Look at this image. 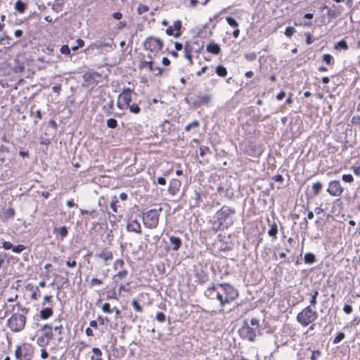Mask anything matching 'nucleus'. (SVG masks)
Returning a JSON list of instances; mask_svg holds the SVG:
<instances>
[{
    "mask_svg": "<svg viewBox=\"0 0 360 360\" xmlns=\"http://www.w3.org/2000/svg\"><path fill=\"white\" fill-rule=\"evenodd\" d=\"M207 290L209 292L208 297L210 299H217L219 302L221 307L219 313L224 311L226 304L231 303L238 297V290L228 283L213 285L212 287L207 288Z\"/></svg>",
    "mask_w": 360,
    "mask_h": 360,
    "instance_id": "1",
    "label": "nucleus"
},
{
    "mask_svg": "<svg viewBox=\"0 0 360 360\" xmlns=\"http://www.w3.org/2000/svg\"><path fill=\"white\" fill-rule=\"evenodd\" d=\"M235 214V209L224 205L214 215V218L217 219L215 224H217L216 230L227 229L233 225Z\"/></svg>",
    "mask_w": 360,
    "mask_h": 360,
    "instance_id": "2",
    "label": "nucleus"
},
{
    "mask_svg": "<svg viewBox=\"0 0 360 360\" xmlns=\"http://www.w3.org/2000/svg\"><path fill=\"white\" fill-rule=\"evenodd\" d=\"M259 322L256 318L250 319V326L248 320H244L242 327L238 330L240 337L243 340H248L250 342H255L257 332L259 331Z\"/></svg>",
    "mask_w": 360,
    "mask_h": 360,
    "instance_id": "3",
    "label": "nucleus"
},
{
    "mask_svg": "<svg viewBox=\"0 0 360 360\" xmlns=\"http://www.w3.org/2000/svg\"><path fill=\"white\" fill-rule=\"evenodd\" d=\"M213 95L211 94H202L198 91L190 98H186V103L193 108H198L201 106L210 107L212 104Z\"/></svg>",
    "mask_w": 360,
    "mask_h": 360,
    "instance_id": "4",
    "label": "nucleus"
},
{
    "mask_svg": "<svg viewBox=\"0 0 360 360\" xmlns=\"http://www.w3.org/2000/svg\"><path fill=\"white\" fill-rule=\"evenodd\" d=\"M318 318V313L312 310L311 306L304 308L297 315V321L303 327H306Z\"/></svg>",
    "mask_w": 360,
    "mask_h": 360,
    "instance_id": "5",
    "label": "nucleus"
},
{
    "mask_svg": "<svg viewBox=\"0 0 360 360\" xmlns=\"http://www.w3.org/2000/svg\"><path fill=\"white\" fill-rule=\"evenodd\" d=\"M160 207L158 210L151 209L146 212H142V220L144 226L148 229H155L159 224Z\"/></svg>",
    "mask_w": 360,
    "mask_h": 360,
    "instance_id": "6",
    "label": "nucleus"
},
{
    "mask_svg": "<svg viewBox=\"0 0 360 360\" xmlns=\"http://www.w3.org/2000/svg\"><path fill=\"white\" fill-rule=\"evenodd\" d=\"M26 316L24 314L14 313L8 320L7 326L14 333L22 330L26 323Z\"/></svg>",
    "mask_w": 360,
    "mask_h": 360,
    "instance_id": "7",
    "label": "nucleus"
},
{
    "mask_svg": "<svg viewBox=\"0 0 360 360\" xmlns=\"http://www.w3.org/2000/svg\"><path fill=\"white\" fill-rule=\"evenodd\" d=\"M143 46L146 50L152 53H158L162 49L163 41L159 38L148 37L143 41Z\"/></svg>",
    "mask_w": 360,
    "mask_h": 360,
    "instance_id": "8",
    "label": "nucleus"
},
{
    "mask_svg": "<svg viewBox=\"0 0 360 360\" xmlns=\"http://www.w3.org/2000/svg\"><path fill=\"white\" fill-rule=\"evenodd\" d=\"M344 188L342 187L340 181L333 180L330 181L328 184L327 192L332 196H340Z\"/></svg>",
    "mask_w": 360,
    "mask_h": 360,
    "instance_id": "9",
    "label": "nucleus"
},
{
    "mask_svg": "<svg viewBox=\"0 0 360 360\" xmlns=\"http://www.w3.org/2000/svg\"><path fill=\"white\" fill-rule=\"evenodd\" d=\"M134 91V89L130 88L123 89L121 94H119L118 98L119 100H122L124 105H129L131 102V93Z\"/></svg>",
    "mask_w": 360,
    "mask_h": 360,
    "instance_id": "10",
    "label": "nucleus"
},
{
    "mask_svg": "<svg viewBox=\"0 0 360 360\" xmlns=\"http://www.w3.org/2000/svg\"><path fill=\"white\" fill-rule=\"evenodd\" d=\"M181 185V183L179 179H172L168 188L169 193L172 195H175L179 192Z\"/></svg>",
    "mask_w": 360,
    "mask_h": 360,
    "instance_id": "11",
    "label": "nucleus"
},
{
    "mask_svg": "<svg viewBox=\"0 0 360 360\" xmlns=\"http://www.w3.org/2000/svg\"><path fill=\"white\" fill-rule=\"evenodd\" d=\"M127 230L130 232H135L136 233H141V224L137 221L136 219L130 220L127 224Z\"/></svg>",
    "mask_w": 360,
    "mask_h": 360,
    "instance_id": "12",
    "label": "nucleus"
},
{
    "mask_svg": "<svg viewBox=\"0 0 360 360\" xmlns=\"http://www.w3.org/2000/svg\"><path fill=\"white\" fill-rule=\"evenodd\" d=\"M217 192L221 194L224 195L225 197L227 198H232L233 195V193L231 190V186L229 185L223 186L220 184L217 189Z\"/></svg>",
    "mask_w": 360,
    "mask_h": 360,
    "instance_id": "13",
    "label": "nucleus"
},
{
    "mask_svg": "<svg viewBox=\"0 0 360 360\" xmlns=\"http://www.w3.org/2000/svg\"><path fill=\"white\" fill-rule=\"evenodd\" d=\"M170 244L172 245V250L177 251L181 248L182 245V240L179 237L171 236L169 237Z\"/></svg>",
    "mask_w": 360,
    "mask_h": 360,
    "instance_id": "14",
    "label": "nucleus"
},
{
    "mask_svg": "<svg viewBox=\"0 0 360 360\" xmlns=\"http://www.w3.org/2000/svg\"><path fill=\"white\" fill-rule=\"evenodd\" d=\"M184 51L185 53V57L190 61L192 62V54L191 53L194 51L193 44H190L188 41H186L184 47Z\"/></svg>",
    "mask_w": 360,
    "mask_h": 360,
    "instance_id": "15",
    "label": "nucleus"
},
{
    "mask_svg": "<svg viewBox=\"0 0 360 360\" xmlns=\"http://www.w3.org/2000/svg\"><path fill=\"white\" fill-rule=\"evenodd\" d=\"M206 50L209 53H211L214 55H218L221 51V48L218 44L212 42V43H209L207 45Z\"/></svg>",
    "mask_w": 360,
    "mask_h": 360,
    "instance_id": "16",
    "label": "nucleus"
},
{
    "mask_svg": "<svg viewBox=\"0 0 360 360\" xmlns=\"http://www.w3.org/2000/svg\"><path fill=\"white\" fill-rule=\"evenodd\" d=\"M96 257L107 262L112 259V253L106 249H103L100 252L96 253Z\"/></svg>",
    "mask_w": 360,
    "mask_h": 360,
    "instance_id": "17",
    "label": "nucleus"
},
{
    "mask_svg": "<svg viewBox=\"0 0 360 360\" xmlns=\"http://www.w3.org/2000/svg\"><path fill=\"white\" fill-rule=\"evenodd\" d=\"M53 233L58 234L60 236V240H63L67 237L68 234V230L65 226H63L59 228H54Z\"/></svg>",
    "mask_w": 360,
    "mask_h": 360,
    "instance_id": "18",
    "label": "nucleus"
},
{
    "mask_svg": "<svg viewBox=\"0 0 360 360\" xmlns=\"http://www.w3.org/2000/svg\"><path fill=\"white\" fill-rule=\"evenodd\" d=\"M53 314V311L52 308L46 307V308L42 309L40 311V317L43 320H46L49 318H50L51 316H52Z\"/></svg>",
    "mask_w": 360,
    "mask_h": 360,
    "instance_id": "19",
    "label": "nucleus"
},
{
    "mask_svg": "<svg viewBox=\"0 0 360 360\" xmlns=\"http://www.w3.org/2000/svg\"><path fill=\"white\" fill-rule=\"evenodd\" d=\"M195 276L197 278L196 282L200 285L205 283L208 281V276L205 274L204 271L197 273Z\"/></svg>",
    "mask_w": 360,
    "mask_h": 360,
    "instance_id": "20",
    "label": "nucleus"
},
{
    "mask_svg": "<svg viewBox=\"0 0 360 360\" xmlns=\"http://www.w3.org/2000/svg\"><path fill=\"white\" fill-rule=\"evenodd\" d=\"M304 261L305 264H312L316 262V255L312 252H307L304 255Z\"/></svg>",
    "mask_w": 360,
    "mask_h": 360,
    "instance_id": "21",
    "label": "nucleus"
},
{
    "mask_svg": "<svg viewBox=\"0 0 360 360\" xmlns=\"http://www.w3.org/2000/svg\"><path fill=\"white\" fill-rule=\"evenodd\" d=\"M27 8V4L21 0H18L15 4V9L20 13H23Z\"/></svg>",
    "mask_w": 360,
    "mask_h": 360,
    "instance_id": "22",
    "label": "nucleus"
},
{
    "mask_svg": "<svg viewBox=\"0 0 360 360\" xmlns=\"http://www.w3.org/2000/svg\"><path fill=\"white\" fill-rule=\"evenodd\" d=\"M215 72L221 77H225L228 73L226 68L222 65H219L216 67Z\"/></svg>",
    "mask_w": 360,
    "mask_h": 360,
    "instance_id": "23",
    "label": "nucleus"
},
{
    "mask_svg": "<svg viewBox=\"0 0 360 360\" xmlns=\"http://www.w3.org/2000/svg\"><path fill=\"white\" fill-rule=\"evenodd\" d=\"M278 233V226L276 222H273L270 224V229L268 231V234L269 236L276 238V235Z\"/></svg>",
    "mask_w": 360,
    "mask_h": 360,
    "instance_id": "24",
    "label": "nucleus"
},
{
    "mask_svg": "<svg viewBox=\"0 0 360 360\" xmlns=\"http://www.w3.org/2000/svg\"><path fill=\"white\" fill-rule=\"evenodd\" d=\"M15 210L12 207H9L7 208L4 213V220H8L10 219H13L15 216Z\"/></svg>",
    "mask_w": 360,
    "mask_h": 360,
    "instance_id": "25",
    "label": "nucleus"
},
{
    "mask_svg": "<svg viewBox=\"0 0 360 360\" xmlns=\"http://www.w3.org/2000/svg\"><path fill=\"white\" fill-rule=\"evenodd\" d=\"M174 28V30H176V33L174 34V37H179L180 35H181V27H182V24H181V20H176L173 25L172 26Z\"/></svg>",
    "mask_w": 360,
    "mask_h": 360,
    "instance_id": "26",
    "label": "nucleus"
},
{
    "mask_svg": "<svg viewBox=\"0 0 360 360\" xmlns=\"http://www.w3.org/2000/svg\"><path fill=\"white\" fill-rule=\"evenodd\" d=\"M92 352H93L94 355H93L91 357V360H103L102 358H101L102 352H101V350L99 348L94 347L92 349Z\"/></svg>",
    "mask_w": 360,
    "mask_h": 360,
    "instance_id": "27",
    "label": "nucleus"
},
{
    "mask_svg": "<svg viewBox=\"0 0 360 360\" xmlns=\"http://www.w3.org/2000/svg\"><path fill=\"white\" fill-rule=\"evenodd\" d=\"M64 4V0H56L54 4H53L52 9L58 13L62 10V7Z\"/></svg>",
    "mask_w": 360,
    "mask_h": 360,
    "instance_id": "28",
    "label": "nucleus"
},
{
    "mask_svg": "<svg viewBox=\"0 0 360 360\" xmlns=\"http://www.w3.org/2000/svg\"><path fill=\"white\" fill-rule=\"evenodd\" d=\"M113 108H114V101L112 99L107 103L106 105L103 106V109L108 115H110L112 114V111Z\"/></svg>",
    "mask_w": 360,
    "mask_h": 360,
    "instance_id": "29",
    "label": "nucleus"
},
{
    "mask_svg": "<svg viewBox=\"0 0 360 360\" xmlns=\"http://www.w3.org/2000/svg\"><path fill=\"white\" fill-rule=\"evenodd\" d=\"M334 48L335 49H343V50H347L348 49V45L344 39H342L339 41H338L336 44H335Z\"/></svg>",
    "mask_w": 360,
    "mask_h": 360,
    "instance_id": "30",
    "label": "nucleus"
},
{
    "mask_svg": "<svg viewBox=\"0 0 360 360\" xmlns=\"http://www.w3.org/2000/svg\"><path fill=\"white\" fill-rule=\"evenodd\" d=\"M322 187L323 185L321 182L317 181L316 183H314L312 185L313 194L314 195H317L320 193Z\"/></svg>",
    "mask_w": 360,
    "mask_h": 360,
    "instance_id": "31",
    "label": "nucleus"
},
{
    "mask_svg": "<svg viewBox=\"0 0 360 360\" xmlns=\"http://www.w3.org/2000/svg\"><path fill=\"white\" fill-rule=\"evenodd\" d=\"M15 65H14L13 70L15 73H22L25 70V66L20 63L18 60H15Z\"/></svg>",
    "mask_w": 360,
    "mask_h": 360,
    "instance_id": "32",
    "label": "nucleus"
},
{
    "mask_svg": "<svg viewBox=\"0 0 360 360\" xmlns=\"http://www.w3.org/2000/svg\"><path fill=\"white\" fill-rule=\"evenodd\" d=\"M145 67L148 68L150 71H153L154 70L153 62L152 60H149V61L143 60V61H141L140 63L139 68H143Z\"/></svg>",
    "mask_w": 360,
    "mask_h": 360,
    "instance_id": "33",
    "label": "nucleus"
},
{
    "mask_svg": "<svg viewBox=\"0 0 360 360\" xmlns=\"http://www.w3.org/2000/svg\"><path fill=\"white\" fill-rule=\"evenodd\" d=\"M193 200H194V206H199L200 198H201V193L200 191L195 190L194 195L192 197Z\"/></svg>",
    "mask_w": 360,
    "mask_h": 360,
    "instance_id": "34",
    "label": "nucleus"
},
{
    "mask_svg": "<svg viewBox=\"0 0 360 360\" xmlns=\"http://www.w3.org/2000/svg\"><path fill=\"white\" fill-rule=\"evenodd\" d=\"M323 60L328 65H332L335 63L333 57L329 53L323 54Z\"/></svg>",
    "mask_w": 360,
    "mask_h": 360,
    "instance_id": "35",
    "label": "nucleus"
},
{
    "mask_svg": "<svg viewBox=\"0 0 360 360\" xmlns=\"http://www.w3.org/2000/svg\"><path fill=\"white\" fill-rule=\"evenodd\" d=\"M129 109V111L131 112V113H134V114H138L141 111V108L139 106L138 104L136 103H133V104H129V105H127Z\"/></svg>",
    "mask_w": 360,
    "mask_h": 360,
    "instance_id": "36",
    "label": "nucleus"
},
{
    "mask_svg": "<svg viewBox=\"0 0 360 360\" xmlns=\"http://www.w3.org/2000/svg\"><path fill=\"white\" fill-rule=\"evenodd\" d=\"M200 126V122L198 121V120H194L192 122L189 123L188 124H187L185 128H184V130L185 131H189L192 128H196V127H198Z\"/></svg>",
    "mask_w": 360,
    "mask_h": 360,
    "instance_id": "37",
    "label": "nucleus"
},
{
    "mask_svg": "<svg viewBox=\"0 0 360 360\" xmlns=\"http://www.w3.org/2000/svg\"><path fill=\"white\" fill-rule=\"evenodd\" d=\"M226 20L227 22V23L232 27H235V28H237L238 27V22L236 20L235 18H233V17H231V16H228L226 18Z\"/></svg>",
    "mask_w": 360,
    "mask_h": 360,
    "instance_id": "38",
    "label": "nucleus"
},
{
    "mask_svg": "<svg viewBox=\"0 0 360 360\" xmlns=\"http://www.w3.org/2000/svg\"><path fill=\"white\" fill-rule=\"evenodd\" d=\"M107 127L110 129H115L117 127V122L114 118H109L106 122Z\"/></svg>",
    "mask_w": 360,
    "mask_h": 360,
    "instance_id": "39",
    "label": "nucleus"
},
{
    "mask_svg": "<svg viewBox=\"0 0 360 360\" xmlns=\"http://www.w3.org/2000/svg\"><path fill=\"white\" fill-rule=\"evenodd\" d=\"M80 212L82 214H87L90 215L92 218H96L98 216L97 211L92 210L91 211L86 210H80Z\"/></svg>",
    "mask_w": 360,
    "mask_h": 360,
    "instance_id": "40",
    "label": "nucleus"
},
{
    "mask_svg": "<svg viewBox=\"0 0 360 360\" xmlns=\"http://www.w3.org/2000/svg\"><path fill=\"white\" fill-rule=\"evenodd\" d=\"M345 338V335L342 332H340L338 335L334 338L333 340V344H338Z\"/></svg>",
    "mask_w": 360,
    "mask_h": 360,
    "instance_id": "41",
    "label": "nucleus"
},
{
    "mask_svg": "<svg viewBox=\"0 0 360 360\" xmlns=\"http://www.w3.org/2000/svg\"><path fill=\"white\" fill-rule=\"evenodd\" d=\"M131 305H132L134 309L136 311H137V312H142L143 311V308L141 306V304L138 302L137 300H133L132 302H131Z\"/></svg>",
    "mask_w": 360,
    "mask_h": 360,
    "instance_id": "42",
    "label": "nucleus"
},
{
    "mask_svg": "<svg viewBox=\"0 0 360 360\" xmlns=\"http://www.w3.org/2000/svg\"><path fill=\"white\" fill-rule=\"evenodd\" d=\"M155 319L160 323H163L166 321V315L162 311H158L156 314Z\"/></svg>",
    "mask_w": 360,
    "mask_h": 360,
    "instance_id": "43",
    "label": "nucleus"
},
{
    "mask_svg": "<svg viewBox=\"0 0 360 360\" xmlns=\"http://www.w3.org/2000/svg\"><path fill=\"white\" fill-rule=\"evenodd\" d=\"M318 295H319V291L316 290L314 292V294L311 295V300L309 301L310 306L315 307V305L317 303L316 299H317Z\"/></svg>",
    "mask_w": 360,
    "mask_h": 360,
    "instance_id": "44",
    "label": "nucleus"
},
{
    "mask_svg": "<svg viewBox=\"0 0 360 360\" xmlns=\"http://www.w3.org/2000/svg\"><path fill=\"white\" fill-rule=\"evenodd\" d=\"M60 51L61 53L66 55V56H70V54H71L70 49L69 48L68 45H67V44L63 45L60 49Z\"/></svg>",
    "mask_w": 360,
    "mask_h": 360,
    "instance_id": "45",
    "label": "nucleus"
},
{
    "mask_svg": "<svg viewBox=\"0 0 360 360\" xmlns=\"http://www.w3.org/2000/svg\"><path fill=\"white\" fill-rule=\"evenodd\" d=\"M26 249V247L24 245H15V246H13V248H12V251L15 252V253H20L22 252L23 250H25Z\"/></svg>",
    "mask_w": 360,
    "mask_h": 360,
    "instance_id": "46",
    "label": "nucleus"
},
{
    "mask_svg": "<svg viewBox=\"0 0 360 360\" xmlns=\"http://www.w3.org/2000/svg\"><path fill=\"white\" fill-rule=\"evenodd\" d=\"M149 7L146 5L140 4L137 8V13L141 15L143 13L148 11Z\"/></svg>",
    "mask_w": 360,
    "mask_h": 360,
    "instance_id": "47",
    "label": "nucleus"
},
{
    "mask_svg": "<svg viewBox=\"0 0 360 360\" xmlns=\"http://www.w3.org/2000/svg\"><path fill=\"white\" fill-rule=\"evenodd\" d=\"M76 43V46H72L71 49L72 51H77L79 48L83 47L84 45V41L82 39H77Z\"/></svg>",
    "mask_w": 360,
    "mask_h": 360,
    "instance_id": "48",
    "label": "nucleus"
},
{
    "mask_svg": "<svg viewBox=\"0 0 360 360\" xmlns=\"http://www.w3.org/2000/svg\"><path fill=\"white\" fill-rule=\"evenodd\" d=\"M295 32L296 30L293 27H287L285 30V34L288 37H291Z\"/></svg>",
    "mask_w": 360,
    "mask_h": 360,
    "instance_id": "49",
    "label": "nucleus"
},
{
    "mask_svg": "<svg viewBox=\"0 0 360 360\" xmlns=\"http://www.w3.org/2000/svg\"><path fill=\"white\" fill-rule=\"evenodd\" d=\"M37 343L40 346V347H44L46 346V345H48L49 343V341L48 340H45V338L41 335L40 337H39L37 340Z\"/></svg>",
    "mask_w": 360,
    "mask_h": 360,
    "instance_id": "50",
    "label": "nucleus"
},
{
    "mask_svg": "<svg viewBox=\"0 0 360 360\" xmlns=\"http://www.w3.org/2000/svg\"><path fill=\"white\" fill-rule=\"evenodd\" d=\"M200 155L204 157L207 153H210V150L207 146H201L199 148Z\"/></svg>",
    "mask_w": 360,
    "mask_h": 360,
    "instance_id": "51",
    "label": "nucleus"
},
{
    "mask_svg": "<svg viewBox=\"0 0 360 360\" xmlns=\"http://www.w3.org/2000/svg\"><path fill=\"white\" fill-rule=\"evenodd\" d=\"M342 179L343 181L347 183H352L354 181L353 176L352 174H343L342 176Z\"/></svg>",
    "mask_w": 360,
    "mask_h": 360,
    "instance_id": "52",
    "label": "nucleus"
},
{
    "mask_svg": "<svg viewBox=\"0 0 360 360\" xmlns=\"http://www.w3.org/2000/svg\"><path fill=\"white\" fill-rule=\"evenodd\" d=\"M321 354V352L319 349L314 350L311 352V360H316Z\"/></svg>",
    "mask_w": 360,
    "mask_h": 360,
    "instance_id": "53",
    "label": "nucleus"
},
{
    "mask_svg": "<svg viewBox=\"0 0 360 360\" xmlns=\"http://www.w3.org/2000/svg\"><path fill=\"white\" fill-rule=\"evenodd\" d=\"M256 53L254 52L248 53L245 55V58L248 61H253L256 59Z\"/></svg>",
    "mask_w": 360,
    "mask_h": 360,
    "instance_id": "54",
    "label": "nucleus"
},
{
    "mask_svg": "<svg viewBox=\"0 0 360 360\" xmlns=\"http://www.w3.org/2000/svg\"><path fill=\"white\" fill-rule=\"evenodd\" d=\"M15 356L17 359H21V358L22 356L21 346L18 345L17 347V348L15 349Z\"/></svg>",
    "mask_w": 360,
    "mask_h": 360,
    "instance_id": "55",
    "label": "nucleus"
},
{
    "mask_svg": "<svg viewBox=\"0 0 360 360\" xmlns=\"http://www.w3.org/2000/svg\"><path fill=\"white\" fill-rule=\"evenodd\" d=\"M102 310L105 313H111L113 309L110 308V305L109 303H104L102 306Z\"/></svg>",
    "mask_w": 360,
    "mask_h": 360,
    "instance_id": "56",
    "label": "nucleus"
},
{
    "mask_svg": "<svg viewBox=\"0 0 360 360\" xmlns=\"http://www.w3.org/2000/svg\"><path fill=\"white\" fill-rule=\"evenodd\" d=\"M128 274V271L126 269H124L122 271H119L116 275H115V277L120 278L121 279L126 278V276Z\"/></svg>",
    "mask_w": 360,
    "mask_h": 360,
    "instance_id": "57",
    "label": "nucleus"
},
{
    "mask_svg": "<svg viewBox=\"0 0 360 360\" xmlns=\"http://www.w3.org/2000/svg\"><path fill=\"white\" fill-rule=\"evenodd\" d=\"M117 202H118V200H117L116 197H114V199L110 202V208L115 213L117 212Z\"/></svg>",
    "mask_w": 360,
    "mask_h": 360,
    "instance_id": "58",
    "label": "nucleus"
},
{
    "mask_svg": "<svg viewBox=\"0 0 360 360\" xmlns=\"http://www.w3.org/2000/svg\"><path fill=\"white\" fill-rule=\"evenodd\" d=\"M102 283H103V280H101V279H98L96 278H93L91 280L90 285L92 287V286L97 285H101Z\"/></svg>",
    "mask_w": 360,
    "mask_h": 360,
    "instance_id": "59",
    "label": "nucleus"
},
{
    "mask_svg": "<svg viewBox=\"0 0 360 360\" xmlns=\"http://www.w3.org/2000/svg\"><path fill=\"white\" fill-rule=\"evenodd\" d=\"M190 44H193V47H194V51L196 53H199L200 51L202 49V45H199L198 42L196 41H193V42H189Z\"/></svg>",
    "mask_w": 360,
    "mask_h": 360,
    "instance_id": "60",
    "label": "nucleus"
},
{
    "mask_svg": "<svg viewBox=\"0 0 360 360\" xmlns=\"http://www.w3.org/2000/svg\"><path fill=\"white\" fill-rule=\"evenodd\" d=\"M327 15L330 19H335L337 17V13L335 10L328 9Z\"/></svg>",
    "mask_w": 360,
    "mask_h": 360,
    "instance_id": "61",
    "label": "nucleus"
},
{
    "mask_svg": "<svg viewBox=\"0 0 360 360\" xmlns=\"http://www.w3.org/2000/svg\"><path fill=\"white\" fill-rule=\"evenodd\" d=\"M13 245L9 241H4L2 243V248L4 250H12Z\"/></svg>",
    "mask_w": 360,
    "mask_h": 360,
    "instance_id": "62",
    "label": "nucleus"
},
{
    "mask_svg": "<svg viewBox=\"0 0 360 360\" xmlns=\"http://www.w3.org/2000/svg\"><path fill=\"white\" fill-rule=\"evenodd\" d=\"M43 336L47 339V340H50L53 338V333L52 332V330H49L46 332H45L44 334H43Z\"/></svg>",
    "mask_w": 360,
    "mask_h": 360,
    "instance_id": "63",
    "label": "nucleus"
},
{
    "mask_svg": "<svg viewBox=\"0 0 360 360\" xmlns=\"http://www.w3.org/2000/svg\"><path fill=\"white\" fill-rule=\"evenodd\" d=\"M352 170L355 175L360 176V162L356 166L352 167Z\"/></svg>",
    "mask_w": 360,
    "mask_h": 360,
    "instance_id": "64",
    "label": "nucleus"
}]
</instances>
